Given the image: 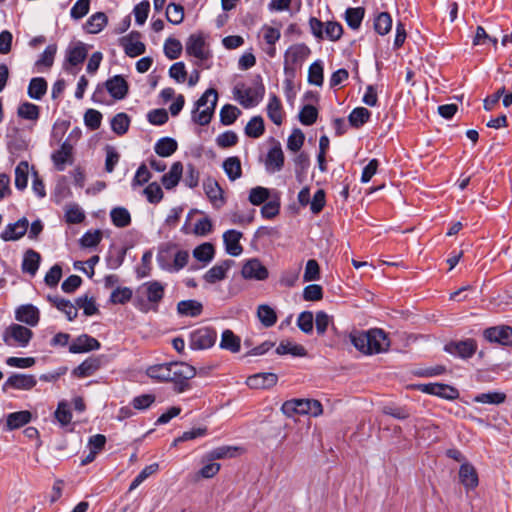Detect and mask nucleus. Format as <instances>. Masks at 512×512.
<instances>
[{"label":"nucleus","mask_w":512,"mask_h":512,"mask_svg":"<svg viewBox=\"0 0 512 512\" xmlns=\"http://www.w3.org/2000/svg\"><path fill=\"white\" fill-rule=\"evenodd\" d=\"M214 254H215L214 246L208 242L197 246L193 250L194 258L200 262H203L204 264H208L209 262H211L214 257Z\"/></svg>","instance_id":"37998d69"},{"label":"nucleus","mask_w":512,"mask_h":512,"mask_svg":"<svg viewBox=\"0 0 512 512\" xmlns=\"http://www.w3.org/2000/svg\"><path fill=\"white\" fill-rule=\"evenodd\" d=\"M267 115L275 125L282 124V106L280 100L276 95H271L269 98V102L267 105Z\"/></svg>","instance_id":"58836bf2"},{"label":"nucleus","mask_w":512,"mask_h":512,"mask_svg":"<svg viewBox=\"0 0 512 512\" xmlns=\"http://www.w3.org/2000/svg\"><path fill=\"white\" fill-rule=\"evenodd\" d=\"M264 121L261 116H254L245 127V133L252 138H259L264 133Z\"/></svg>","instance_id":"603ef678"},{"label":"nucleus","mask_w":512,"mask_h":512,"mask_svg":"<svg viewBox=\"0 0 512 512\" xmlns=\"http://www.w3.org/2000/svg\"><path fill=\"white\" fill-rule=\"evenodd\" d=\"M310 53V48L304 43L293 44L288 47L284 54V73L294 77L296 70L302 66Z\"/></svg>","instance_id":"39448f33"},{"label":"nucleus","mask_w":512,"mask_h":512,"mask_svg":"<svg viewBox=\"0 0 512 512\" xmlns=\"http://www.w3.org/2000/svg\"><path fill=\"white\" fill-rule=\"evenodd\" d=\"M284 154L279 143L273 146L267 154L266 166L267 169H271L273 172L282 170L284 166Z\"/></svg>","instance_id":"bb28decb"},{"label":"nucleus","mask_w":512,"mask_h":512,"mask_svg":"<svg viewBox=\"0 0 512 512\" xmlns=\"http://www.w3.org/2000/svg\"><path fill=\"white\" fill-rule=\"evenodd\" d=\"M484 337L490 342L512 347V327H491L484 331Z\"/></svg>","instance_id":"ddd939ff"},{"label":"nucleus","mask_w":512,"mask_h":512,"mask_svg":"<svg viewBox=\"0 0 512 512\" xmlns=\"http://www.w3.org/2000/svg\"><path fill=\"white\" fill-rule=\"evenodd\" d=\"M419 390L423 393L435 395L447 400H454L459 397V392L453 386L441 383H428L419 385Z\"/></svg>","instance_id":"1a4fd4ad"},{"label":"nucleus","mask_w":512,"mask_h":512,"mask_svg":"<svg viewBox=\"0 0 512 512\" xmlns=\"http://www.w3.org/2000/svg\"><path fill=\"white\" fill-rule=\"evenodd\" d=\"M159 469L158 463H153L146 466L142 471L135 477L131 482L129 491L135 490L142 482H144L149 476L155 474Z\"/></svg>","instance_id":"052dcab7"},{"label":"nucleus","mask_w":512,"mask_h":512,"mask_svg":"<svg viewBox=\"0 0 512 512\" xmlns=\"http://www.w3.org/2000/svg\"><path fill=\"white\" fill-rule=\"evenodd\" d=\"M217 339V332L211 327H201L190 333L189 347L192 350H204L212 347Z\"/></svg>","instance_id":"6e6552de"},{"label":"nucleus","mask_w":512,"mask_h":512,"mask_svg":"<svg viewBox=\"0 0 512 512\" xmlns=\"http://www.w3.org/2000/svg\"><path fill=\"white\" fill-rule=\"evenodd\" d=\"M282 411L289 417L293 413L308 414L316 417L322 414V405L318 400L314 399H292L282 405Z\"/></svg>","instance_id":"423d86ee"},{"label":"nucleus","mask_w":512,"mask_h":512,"mask_svg":"<svg viewBox=\"0 0 512 512\" xmlns=\"http://www.w3.org/2000/svg\"><path fill=\"white\" fill-rule=\"evenodd\" d=\"M241 340L238 336H236L233 331L226 329L222 332L220 348L224 350H228L232 353H237L240 350Z\"/></svg>","instance_id":"72a5a7b5"},{"label":"nucleus","mask_w":512,"mask_h":512,"mask_svg":"<svg viewBox=\"0 0 512 512\" xmlns=\"http://www.w3.org/2000/svg\"><path fill=\"white\" fill-rule=\"evenodd\" d=\"M202 311L203 305L197 300H182L177 304V312L181 316L197 317L202 313Z\"/></svg>","instance_id":"c85d7f7f"},{"label":"nucleus","mask_w":512,"mask_h":512,"mask_svg":"<svg viewBox=\"0 0 512 512\" xmlns=\"http://www.w3.org/2000/svg\"><path fill=\"white\" fill-rule=\"evenodd\" d=\"M270 196L269 189L261 186L254 187L249 192V201L251 204L258 206L265 203Z\"/></svg>","instance_id":"bf43d9fd"},{"label":"nucleus","mask_w":512,"mask_h":512,"mask_svg":"<svg viewBox=\"0 0 512 512\" xmlns=\"http://www.w3.org/2000/svg\"><path fill=\"white\" fill-rule=\"evenodd\" d=\"M17 113L23 119L35 121L39 118V107L33 103L24 102L18 107Z\"/></svg>","instance_id":"13d9d810"},{"label":"nucleus","mask_w":512,"mask_h":512,"mask_svg":"<svg viewBox=\"0 0 512 512\" xmlns=\"http://www.w3.org/2000/svg\"><path fill=\"white\" fill-rule=\"evenodd\" d=\"M477 349L476 341L473 339H466L463 341L450 342L445 345L444 350L454 356L461 358H470Z\"/></svg>","instance_id":"9b49d317"},{"label":"nucleus","mask_w":512,"mask_h":512,"mask_svg":"<svg viewBox=\"0 0 512 512\" xmlns=\"http://www.w3.org/2000/svg\"><path fill=\"white\" fill-rule=\"evenodd\" d=\"M132 290L128 287H117L110 295L113 304H125L132 298Z\"/></svg>","instance_id":"69168bd1"},{"label":"nucleus","mask_w":512,"mask_h":512,"mask_svg":"<svg viewBox=\"0 0 512 512\" xmlns=\"http://www.w3.org/2000/svg\"><path fill=\"white\" fill-rule=\"evenodd\" d=\"M187 54L203 61L209 58V52L205 49V41L199 35H191L186 42Z\"/></svg>","instance_id":"6ab92c4d"},{"label":"nucleus","mask_w":512,"mask_h":512,"mask_svg":"<svg viewBox=\"0 0 512 512\" xmlns=\"http://www.w3.org/2000/svg\"><path fill=\"white\" fill-rule=\"evenodd\" d=\"M305 135L300 129H294L288 137L287 148L292 152H297L304 144Z\"/></svg>","instance_id":"774afa93"},{"label":"nucleus","mask_w":512,"mask_h":512,"mask_svg":"<svg viewBox=\"0 0 512 512\" xmlns=\"http://www.w3.org/2000/svg\"><path fill=\"white\" fill-rule=\"evenodd\" d=\"M203 189L213 207L220 208L224 205L223 190L215 179L211 177L205 179L203 181Z\"/></svg>","instance_id":"2eb2a0df"},{"label":"nucleus","mask_w":512,"mask_h":512,"mask_svg":"<svg viewBox=\"0 0 512 512\" xmlns=\"http://www.w3.org/2000/svg\"><path fill=\"white\" fill-rule=\"evenodd\" d=\"M112 223L119 228H124L130 225L131 215L124 207H115L110 212Z\"/></svg>","instance_id":"a19ab883"},{"label":"nucleus","mask_w":512,"mask_h":512,"mask_svg":"<svg viewBox=\"0 0 512 512\" xmlns=\"http://www.w3.org/2000/svg\"><path fill=\"white\" fill-rule=\"evenodd\" d=\"M87 56L86 46L79 42L67 50L66 60L72 66L81 64Z\"/></svg>","instance_id":"e433bc0d"},{"label":"nucleus","mask_w":512,"mask_h":512,"mask_svg":"<svg viewBox=\"0 0 512 512\" xmlns=\"http://www.w3.org/2000/svg\"><path fill=\"white\" fill-rule=\"evenodd\" d=\"M265 88L261 83L260 76H257L253 86H247L245 83H237L233 88L234 98L244 108H251L259 104L264 96Z\"/></svg>","instance_id":"20e7f679"},{"label":"nucleus","mask_w":512,"mask_h":512,"mask_svg":"<svg viewBox=\"0 0 512 512\" xmlns=\"http://www.w3.org/2000/svg\"><path fill=\"white\" fill-rule=\"evenodd\" d=\"M100 342L87 334H82L78 336L69 346V352L73 354L90 352L93 350H98L100 348Z\"/></svg>","instance_id":"dca6fc26"},{"label":"nucleus","mask_w":512,"mask_h":512,"mask_svg":"<svg viewBox=\"0 0 512 512\" xmlns=\"http://www.w3.org/2000/svg\"><path fill=\"white\" fill-rule=\"evenodd\" d=\"M371 113L364 107H357L348 116L349 123L356 128L364 125L370 118Z\"/></svg>","instance_id":"a18cd8bd"},{"label":"nucleus","mask_w":512,"mask_h":512,"mask_svg":"<svg viewBox=\"0 0 512 512\" xmlns=\"http://www.w3.org/2000/svg\"><path fill=\"white\" fill-rule=\"evenodd\" d=\"M77 308L83 309L86 316H92L98 313V308L93 298H89L87 295L78 297L75 301Z\"/></svg>","instance_id":"e2e57ef3"},{"label":"nucleus","mask_w":512,"mask_h":512,"mask_svg":"<svg viewBox=\"0 0 512 512\" xmlns=\"http://www.w3.org/2000/svg\"><path fill=\"white\" fill-rule=\"evenodd\" d=\"M241 111L234 105L226 104L220 110V121L223 125L233 124Z\"/></svg>","instance_id":"5fc2aeb1"},{"label":"nucleus","mask_w":512,"mask_h":512,"mask_svg":"<svg viewBox=\"0 0 512 512\" xmlns=\"http://www.w3.org/2000/svg\"><path fill=\"white\" fill-rule=\"evenodd\" d=\"M363 18L364 8L362 7L348 8L345 12V20L353 30H357L360 27Z\"/></svg>","instance_id":"49530a36"},{"label":"nucleus","mask_w":512,"mask_h":512,"mask_svg":"<svg viewBox=\"0 0 512 512\" xmlns=\"http://www.w3.org/2000/svg\"><path fill=\"white\" fill-rule=\"evenodd\" d=\"M182 44L175 38H168L164 43V54L170 60L177 59L182 53Z\"/></svg>","instance_id":"6e6d98bb"},{"label":"nucleus","mask_w":512,"mask_h":512,"mask_svg":"<svg viewBox=\"0 0 512 512\" xmlns=\"http://www.w3.org/2000/svg\"><path fill=\"white\" fill-rule=\"evenodd\" d=\"M234 265V261L226 259L211 267L203 276L207 283L214 284L226 278L227 271Z\"/></svg>","instance_id":"aec40b11"},{"label":"nucleus","mask_w":512,"mask_h":512,"mask_svg":"<svg viewBox=\"0 0 512 512\" xmlns=\"http://www.w3.org/2000/svg\"><path fill=\"white\" fill-rule=\"evenodd\" d=\"M32 336L33 332L29 328L20 324H11L3 333V341L8 346L17 344L19 347H26Z\"/></svg>","instance_id":"0eeeda50"},{"label":"nucleus","mask_w":512,"mask_h":512,"mask_svg":"<svg viewBox=\"0 0 512 512\" xmlns=\"http://www.w3.org/2000/svg\"><path fill=\"white\" fill-rule=\"evenodd\" d=\"M49 302H51L58 310L62 311L69 321L74 320L77 315V306L73 305L69 300L58 296H47Z\"/></svg>","instance_id":"cd10ccee"},{"label":"nucleus","mask_w":512,"mask_h":512,"mask_svg":"<svg viewBox=\"0 0 512 512\" xmlns=\"http://www.w3.org/2000/svg\"><path fill=\"white\" fill-rule=\"evenodd\" d=\"M241 238L242 233L234 229L227 230L223 234V241L228 254L231 256H239L242 253L243 248L240 245Z\"/></svg>","instance_id":"5701e85b"},{"label":"nucleus","mask_w":512,"mask_h":512,"mask_svg":"<svg viewBox=\"0 0 512 512\" xmlns=\"http://www.w3.org/2000/svg\"><path fill=\"white\" fill-rule=\"evenodd\" d=\"M105 89L115 100L124 99L129 92L128 82L122 75H115L104 83Z\"/></svg>","instance_id":"9d476101"},{"label":"nucleus","mask_w":512,"mask_h":512,"mask_svg":"<svg viewBox=\"0 0 512 512\" xmlns=\"http://www.w3.org/2000/svg\"><path fill=\"white\" fill-rule=\"evenodd\" d=\"M276 353L279 355L291 354L293 356H305L306 349L299 344H294L290 341H281L276 348Z\"/></svg>","instance_id":"c03bdc74"},{"label":"nucleus","mask_w":512,"mask_h":512,"mask_svg":"<svg viewBox=\"0 0 512 512\" xmlns=\"http://www.w3.org/2000/svg\"><path fill=\"white\" fill-rule=\"evenodd\" d=\"M167 20L174 24H180L184 19V9L180 4L170 3L166 10Z\"/></svg>","instance_id":"680f3d73"},{"label":"nucleus","mask_w":512,"mask_h":512,"mask_svg":"<svg viewBox=\"0 0 512 512\" xmlns=\"http://www.w3.org/2000/svg\"><path fill=\"white\" fill-rule=\"evenodd\" d=\"M72 151L73 146L67 139L57 151L53 152L51 158L58 171H63L67 164L73 163Z\"/></svg>","instance_id":"f3484780"},{"label":"nucleus","mask_w":512,"mask_h":512,"mask_svg":"<svg viewBox=\"0 0 512 512\" xmlns=\"http://www.w3.org/2000/svg\"><path fill=\"white\" fill-rule=\"evenodd\" d=\"M218 100V93L214 88L207 89L196 101L192 111V119L201 126L210 123Z\"/></svg>","instance_id":"7ed1b4c3"},{"label":"nucleus","mask_w":512,"mask_h":512,"mask_svg":"<svg viewBox=\"0 0 512 512\" xmlns=\"http://www.w3.org/2000/svg\"><path fill=\"white\" fill-rule=\"evenodd\" d=\"M318 117V110L313 105H305L300 113L299 120L303 125L310 126L314 124Z\"/></svg>","instance_id":"0e129e2a"},{"label":"nucleus","mask_w":512,"mask_h":512,"mask_svg":"<svg viewBox=\"0 0 512 512\" xmlns=\"http://www.w3.org/2000/svg\"><path fill=\"white\" fill-rule=\"evenodd\" d=\"M30 420L31 413L29 411L13 412L7 416L6 425L8 430H14L26 425Z\"/></svg>","instance_id":"4c0bfd02"},{"label":"nucleus","mask_w":512,"mask_h":512,"mask_svg":"<svg viewBox=\"0 0 512 512\" xmlns=\"http://www.w3.org/2000/svg\"><path fill=\"white\" fill-rule=\"evenodd\" d=\"M141 289L149 303L157 306L164 297V286L158 281H149L142 285Z\"/></svg>","instance_id":"393cba45"},{"label":"nucleus","mask_w":512,"mask_h":512,"mask_svg":"<svg viewBox=\"0 0 512 512\" xmlns=\"http://www.w3.org/2000/svg\"><path fill=\"white\" fill-rule=\"evenodd\" d=\"M47 92V82L42 77H35L30 80L27 94L30 98L41 100Z\"/></svg>","instance_id":"f704fd0d"},{"label":"nucleus","mask_w":512,"mask_h":512,"mask_svg":"<svg viewBox=\"0 0 512 512\" xmlns=\"http://www.w3.org/2000/svg\"><path fill=\"white\" fill-rule=\"evenodd\" d=\"M40 261V254L33 249H28L23 257L22 271L34 276L38 271Z\"/></svg>","instance_id":"7c9ffc66"},{"label":"nucleus","mask_w":512,"mask_h":512,"mask_svg":"<svg viewBox=\"0 0 512 512\" xmlns=\"http://www.w3.org/2000/svg\"><path fill=\"white\" fill-rule=\"evenodd\" d=\"M223 170L230 181H236L242 176V166L239 157L226 158L222 164Z\"/></svg>","instance_id":"c756f323"},{"label":"nucleus","mask_w":512,"mask_h":512,"mask_svg":"<svg viewBox=\"0 0 512 512\" xmlns=\"http://www.w3.org/2000/svg\"><path fill=\"white\" fill-rule=\"evenodd\" d=\"M392 28V18L389 13L381 12L374 20V29L379 35H386Z\"/></svg>","instance_id":"3c124183"},{"label":"nucleus","mask_w":512,"mask_h":512,"mask_svg":"<svg viewBox=\"0 0 512 512\" xmlns=\"http://www.w3.org/2000/svg\"><path fill=\"white\" fill-rule=\"evenodd\" d=\"M34 376L26 374H13L5 382V387H12L19 390H29L36 385Z\"/></svg>","instance_id":"b1692460"},{"label":"nucleus","mask_w":512,"mask_h":512,"mask_svg":"<svg viewBox=\"0 0 512 512\" xmlns=\"http://www.w3.org/2000/svg\"><path fill=\"white\" fill-rule=\"evenodd\" d=\"M146 374L160 382H173L174 390L182 393L190 389L189 380L196 375V369L185 362H170L152 365Z\"/></svg>","instance_id":"f257e3e1"},{"label":"nucleus","mask_w":512,"mask_h":512,"mask_svg":"<svg viewBox=\"0 0 512 512\" xmlns=\"http://www.w3.org/2000/svg\"><path fill=\"white\" fill-rule=\"evenodd\" d=\"M506 395L502 392L481 393L474 397V401L483 404H501L505 401Z\"/></svg>","instance_id":"4d7b16f0"},{"label":"nucleus","mask_w":512,"mask_h":512,"mask_svg":"<svg viewBox=\"0 0 512 512\" xmlns=\"http://www.w3.org/2000/svg\"><path fill=\"white\" fill-rule=\"evenodd\" d=\"M29 227L27 218L22 217L15 223L8 224L1 232V239L4 241H16L23 237Z\"/></svg>","instance_id":"4468645a"},{"label":"nucleus","mask_w":512,"mask_h":512,"mask_svg":"<svg viewBox=\"0 0 512 512\" xmlns=\"http://www.w3.org/2000/svg\"><path fill=\"white\" fill-rule=\"evenodd\" d=\"M103 356H92L84 360L73 370V374L79 378L93 375L102 365Z\"/></svg>","instance_id":"412c9836"},{"label":"nucleus","mask_w":512,"mask_h":512,"mask_svg":"<svg viewBox=\"0 0 512 512\" xmlns=\"http://www.w3.org/2000/svg\"><path fill=\"white\" fill-rule=\"evenodd\" d=\"M459 479L466 489H474L478 486V475L475 468L469 463H463L459 469Z\"/></svg>","instance_id":"a878e982"},{"label":"nucleus","mask_w":512,"mask_h":512,"mask_svg":"<svg viewBox=\"0 0 512 512\" xmlns=\"http://www.w3.org/2000/svg\"><path fill=\"white\" fill-rule=\"evenodd\" d=\"M107 16L103 12H97L89 17L86 22V29L91 34H96L102 31L107 24Z\"/></svg>","instance_id":"79ce46f5"},{"label":"nucleus","mask_w":512,"mask_h":512,"mask_svg":"<svg viewBox=\"0 0 512 512\" xmlns=\"http://www.w3.org/2000/svg\"><path fill=\"white\" fill-rule=\"evenodd\" d=\"M350 339L357 350L368 355L385 352L390 346L386 333L381 329L355 331L350 334Z\"/></svg>","instance_id":"f03ea898"},{"label":"nucleus","mask_w":512,"mask_h":512,"mask_svg":"<svg viewBox=\"0 0 512 512\" xmlns=\"http://www.w3.org/2000/svg\"><path fill=\"white\" fill-rule=\"evenodd\" d=\"M178 148L177 141L171 137L160 138L155 146L154 150L160 157L171 156Z\"/></svg>","instance_id":"2f4dec72"},{"label":"nucleus","mask_w":512,"mask_h":512,"mask_svg":"<svg viewBox=\"0 0 512 512\" xmlns=\"http://www.w3.org/2000/svg\"><path fill=\"white\" fill-rule=\"evenodd\" d=\"M189 260V253L185 250L178 251L175 256L172 264L164 265L161 263V257H158V261L160 263V266L169 271V272H178L181 269H183Z\"/></svg>","instance_id":"ea45409f"},{"label":"nucleus","mask_w":512,"mask_h":512,"mask_svg":"<svg viewBox=\"0 0 512 512\" xmlns=\"http://www.w3.org/2000/svg\"><path fill=\"white\" fill-rule=\"evenodd\" d=\"M130 126V118L126 113H118L111 120V129L117 135L125 134Z\"/></svg>","instance_id":"8fccbe9b"},{"label":"nucleus","mask_w":512,"mask_h":512,"mask_svg":"<svg viewBox=\"0 0 512 512\" xmlns=\"http://www.w3.org/2000/svg\"><path fill=\"white\" fill-rule=\"evenodd\" d=\"M278 376L274 373H256L247 378L246 384L252 389H269L276 385Z\"/></svg>","instance_id":"a211bd4d"},{"label":"nucleus","mask_w":512,"mask_h":512,"mask_svg":"<svg viewBox=\"0 0 512 512\" xmlns=\"http://www.w3.org/2000/svg\"><path fill=\"white\" fill-rule=\"evenodd\" d=\"M183 166L181 162H175L170 168V171L162 176V184L166 189L174 188L182 175Z\"/></svg>","instance_id":"473e14b6"},{"label":"nucleus","mask_w":512,"mask_h":512,"mask_svg":"<svg viewBox=\"0 0 512 512\" xmlns=\"http://www.w3.org/2000/svg\"><path fill=\"white\" fill-rule=\"evenodd\" d=\"M132 37L131 34L129 38L122 39V44L129 57H137L145 52V44L138 40L134 41Z\"/></svg>","instance_id":"de8ad7c7"},{"label":"nucleus","mask_w":512,"mask_h":512,"mask_svg":"<svg viewBox=\"0 0 512 512\" xmlns=\"http://www.w3.org/2000/svg\"><path fill=\"white\" fill-rule=\"evenodd\" d=\"M29 165L27 161H21L15 169V186L18 190H23L28 183Z\"/></svg>","instance_id":"864d4df0"},{"label":"nucleus","mask_w":512,"mask_h":512,"mask_svg":"<svg viewBox=\"0 0 512 512\" xmlns=\"http://www.w3.org/2000/svg\"><path fill=\"white\" fill-rule=\"evenodd\" d=\"M241 274L245 279L262 281L268 277V270L259 259L252 258L244 263Z\"/></svg>","instance_id":"f8f14e48"},{"label":"nucleus","mask_w":512,"mask_h":512,"mask_svg":"<svg viewBox=\"0 0 512 512\" xmlns=\"http://www.w3.org/2000/svg\"><path fill=\"white\" fill-rule=\"evenodd\" d=\"M307 81L310 85L321 87L324 81V67L321 60L313 62L308 69Z\"/></svg>","instance_id":"c9c22d12"},{"label":"nucleus","mask_w":512,"mask_h":512,"mask_svg":"<svg viewBox=\"0 0 512 512\" xmlns=\"http://www.w3.org/2000/svg\"><path fill=\"white\" fill-rule=\"evenodd\" d=\"M15 318L29 326H36L39 322V310L32 304L21 305L15 312Z\"/></svg>","instance_id":"4be33fe9"},{"label":"nucleus","mask_w":512,"mask_h":512,"mask_svg":"<svg viewBox=\"0 0 512 512\" xmlns=\"http://www.w3.org/2000/svg\"><path fill=\"white\" fill-rule=\"evenodd\" d=\"M313 323L314 316L311 311L301 312L297 318V326L306 334H310L313 331Z\"/></svg>","instance_id":"338daca9"},{"label":"nucleus","mask_w":512,"mask_h":512,"mask_svg":"<svg viewBox=\"0 0 512 512\" xmlns=\"http://www.w3.org/2000/svg\"><path fill=\"white\" fill-rule=\"evenodd\" d=\"M257 316H258L260 322L265 327H271L277 321V315H276L274 309H272L269 305H266V304L259 305V307L257 309Z\"/></svg>","instance_id":"09e8293b"}]
</instances>
